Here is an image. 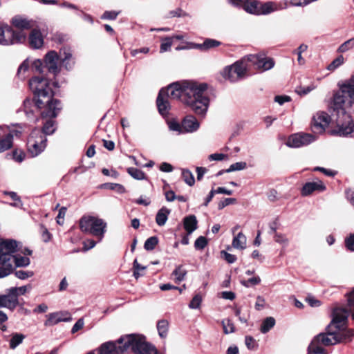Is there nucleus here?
Wrapping results in <instances>:
<instances>
[{
  "label": "nucleus",
  "instance_id": "nucleus-1",
  "mask_svg": "<svg viewBox=\"0 0 354 354\" xmlns=\"http://www.w3.org/2000/svg\"><path fill=\"white\" fill-rule=\"evenodd\" d=\"M29 87L33 93L32 100L26 99L23 110L28 118L38 120L36 113L42 117H56L62 109L60 101L54 99V92L49 80L42 77H33L29 80Z\"/></svg>",
  "mask_w": 354,
  "mask_h": 354
},
{
  "label": "nucleus",
  "instance_id": "nucleus-2",
  "mask_svg": "<svg viewBox=\"0 0 354 354\" xmlns=\"http://www.w3.org/2000/svg\"><path fill=\"white\" fill-rule=\"evenodd\" d=\"M331 108L337 112L336 127L332 133L339 136H354V81L343 84L333 97Z\"/></svg>",
  "mask_w": 354,
  "mask_h": 354
},
{
  "label": "nucleus",
  "instance_id": "nucleus-3",
  "mask_svg": "<svg viewBox=\"0 0 354 354\" xmlns=\"http://www.w3.org/2000/svg\"><path fill=\"white\" fill-rule=\"evenodd\" d=\"M19 243L12 239L0 240V278L9 275L16 267H26L30 264V259L16 255Z\"/></svg>",
  "mask_w": 354,
  "mask_h": 354
},
{
  "label": "nucleus",
  "instance_id": "nucleus-4",
  "mask_svg": "<svg viewBox=\"0 0 354 354\" xmlns=\"http://www.w3.org/2000/svg\"><path fill=\"white\" fill-rule=\"evenodd\" d=\"M207 88L206 84L195 82L192 88H188V96L183 100V103L202 118L205 117L209 106V98L205 93Z\"/></svg>",
  "mask_w": 354,
  "mask_h": 354
},
{
  "label": "nucleus",
  "instance_id": "nucleus-5",
  "mask_svg": "<svg viewBox=\"0 0 354 354\" xmlns=\"http://www.w3.org/2000/svg\"><path fill=\"white\" fill-rule=\"evenodd\" d=\"M354 333H318L308 347V354H326L322 346H328L351 340Z\"/></svg>",
  "mask_w": 354,
  "mask_h": 354
},
{
  "label": "nucleus",
  "instance_id": "nucleus-6",
  "mask_svg": "<svg viewBox=\"0 0 354 354\" xmlns=\"http://www.w3.org/2000/svg\"><path fill=\"white\" fill-rule=\"evenodd\" d=\"M139 333H129L122 336L117 342H107L101 345L97 350L98 354H120L131 348L133 351V346L137 344ZM87 354H95V351Z\"/></svg>",
  "mask_w": 354,
  "mask_h": 354
},
{
  "label": "nucleus",
  "instance_id": "nucleus-7",
  "mask_svg": "<svg viewBox=\"0 0 354 354\" xmlns=\"http://www.w3.org/2000/svg\"><path fill=\"white\" fill-rule=\"evenodd\" d=\"M80 227L82 232L97 237L100 242L106 232V223L102 218L84 216L80 221Z\"/></svg>",
  "mask_w": 354,
  "mask_h": 354
},
{
  "label": "nucleus",
  "instance_id": "nucleus-8",
  "mask_svg": "<svg viewBox=\"0 0 354 354\" xmlns=\"http://www.w3.org/2000/svg\"><path fill=\"white\" fill-rule=\"evenodd\" d=\"M64 57H62V51L59 56L55 50H50L46 54L44 63V67L47 68L48 71L56 75L59 73V69L57 66L58 61L60 59L62 64L67 70L71 69L73 62H71L72 54L69 50H64Z\"/></svg>",
  "mask_w": 354,
  "mask_h": 354
},
{
  "label": "nucleus",
  "instance_id": "nucleus-9",
  "mask_svg": "<svg viewBox=\"0 0 354 354\" xmlns=\"http://www.w3.org/2000/svg\"><path fill=\"white\" fill-rule=\"evenodd\" d=\"M249 66L245 57L234 64L225 67L221 72V75L225 80L236 82L248 76Z\"/></svg>",
  "mask_w": 354,
  "mask_h": 354
},
{
  "label": "nucleus",
  "instance_id": "nucleus-10",
  "mask_svg": "<svg viewBox=\"0 0 354 354\" xmlns=\"http://www.w3.org/2000/svg\"><path fill=\"white\" fill-rule=\"evenodd\" d=\"M348 311L344 308H335L332 312L330 323L326 332H345L347 329Z\"/></svg>",
  "mask_w": 354,
  "mask_h": 354
},
{
  "label": "nucleus",
  "instance_id": "nucleus-11",
  "mask_svg": "<svg viewBox=\"0 0 354 354\" xmlns=\"http://www.w3.org/2000/svg\"><path fill=\"white\" fill-rule=\"evenodd\" d=\"M47 138L39 129H34L28 139V152L32 157L40 154L46 148Z\"/></svg>",
  "mask_w": 354,
  "mask_h": 354
},
{
  "label": "nucleus",
  "instance_id": "nucleus-12",
  "mask_svg": "<svg viewBox=\"0 0 354 354\" xmlns=\"http://www.w3.org/2000/svg\"><path fill=\"white\" fill-rule=\"evenodd\" d=\"M247 12L252 15H268L277 10V5L272 1L261 3L257 0H248L243 8Z\"/></svg>",
  "mask_w": 354,
  "mask_h": 354
},
{
  "label": "nucleus",
  "instance_id": "nucleus-13",
  "mask_svg": "<svg viewBox=\"0 0 354 354\" xmlns=\"http://www.w3.org/2000/svg\"><path fill=\"white\" fill-rule=\"evenodd\" d=\"M194 83V82H183L181 84L178 82L171 84L166 89H164L165 96L169 99H179L183 102L184 98L188 96L187 90L192 88Z\"/></svg>",
  "mask_w": 354,
  "mask_h": 354
},
{
  "label": "nucleus",
  "instance_id": "nucleus-14",
  "mask_svg": "<svg viewBox=\"0 0 354 354\" xmlns=\"http://www.w3.org/2000/svg\"><path fill=\"white\" fill-rule=\"evenodd\" d=\"M316 137L310 133H298L290 136L286 142L287 146L298 148L313 142Z\"/></svg>",
  "mask_w": 354,
  "mask_h": 354
},
{
  "label": "nucleus",
  "instance_id": "nucleus-15",
  "mask_svg": "<svg viewBox=\"0 0 354 354\" xmlns=\"http://www.w3.org/2000/svg\"><path fill=\"white\" fill-rule=\"evenodd\" d=\"M247 63H251L258 69L267 71L271 69L274 62L271 58H266L260 55H249L245 57Z\"/></svg>",
  "mask_w": 354,
  "mask_h": 354
},
{
  "label": "nucleus",
  "instance_id": "nucleus-16",
  "mask_svg": "<svg viewBox=\"0 0 354 354\" xmlns=\"http://www.w3.org/2000/svg\"><path fill=\"white\" fill-rule=\"evenodd\" d=\"M330 122V115L324 111L318 112L313 119V131L317 133H323Z\"/></svg>",
  "mask_w": 354,
  "mask_h": 354
},
{
  "label": "nucleus",
  "instance_id": "nucleus-17",
  "mask_svg": "<svg viewBox=\"0 0 354 354\" xmlns=\"http://www.w3.org/2000/svg\"><path fill=\"white\" fill-rule=\"evenodd\" d=\"M133 353L136 354H160L156 347L146 341L143 335L140 334L137 344L133 346Z\"/></svg>",
  "mask_w": 354,
  "mask_h": 354
},
{
  "label": "nucleus",
  "instance_id": "nucleus-18",
  "mask_svg": "<svg viewBox=\"0 0 354 354\" xmlns=\"http://www.w3.org/2000/svg\"><path fill=\"white\" fill-rule=\"evenodd\" d=\"M46 326H54L62 322H67L72 320L71 315L67 310L49 313L46 315Z\"/></svg>",
  "mask_w": 354,
  "mask_h": 354
},
{
  "label": "nucleus",
  "instance_id": "nucleus-19",
  "mask_svg": "<svg viewBox=\"0 0 354 354\" xmlns=\"http://www.w3.org/2000/svg\"><path fill=\"white\" fill-rule=\"evenodd\" d=\"M19 305V299L16 297L10 288L6 294L0 295V308H7L13 310Z\"/></svg>",
  "mask_w": 354,
  "mask_h": 354
},
{
  "label": "nucleus",
  "instance_id": "nucleus-20",
  "mask_svg": "<svg viewBox=\"0 0 354 354\" xmlns=\"http://www.w3.org/2000/svg\"><path fill=\"white\" fill-rule=\"evenodd\" d=\"M326 189V186L322 181L317 180L313 182H308L305 183L301 190V194L303 196L310 195L315 191L323 192Z\"/></svg>",
  "mask_w": 354,
  "mask_h": 354
},
{
  "label": "nucleus",
  "instance_id": "nucleus-21",
  "mask_svg": "<svg viewBox=\"0 0 354 354\" xmlns=\"http://www.w3.org/2000/svg\"><path fill=\"white\" fill-rule=\"evenodd\" d=\"M169 98L165 96V90L162 88L160 91L157 100L156 104L159 113L162 116H166L169 114L170 109Z\"/></svg>",
  "mask_w": 354,
  "mask_h": 354
},
{
  "label": "nucleus",
  "instance_id": "nucleus-22",
  "mask_svg": "<svg viewBox=\"0 0 354 354\" xmlns=\"http://www.w3.org/2000/svg\"><path fill=\"white\" fill-rule=\"evenodd\" d=\"M12 28L8 24L0 21V44L8 46L12 44L10 37L12 35Z\"/></svg>",
  "mask_w": 354,
  "mask_h": 354
},
{
  "label": "nucleus",
  "instance_id": "nucleus-23",
  "mask_svg": "<svg viewBox=\"0 0 354 354\" xmlns=\"http://www.w3.org/2000/svg\"><path fill=\"white\" fill-rule=\"evenodd\" d=\"M30 46L35 49H39L44 45V37L39 29L34 28L29 35Z\"/></svg>",
  "mask_w": 354,
  "mask_h": 354
},
{
  "label": "nucleus",
  "instance_id": "nucleus-24",
  "mask_svg": "<svg viewBox=\"0 0 354 354\" xmlns=\"http://www.w3.org/2000/svg\"><path fill=\"white\" fill-rule=\"evenodd\" d=\"M200 124L193 115L186 116L182 121V128L184 133H192L198 129Z\"/></svg>",
  "mask_w": 354,
  "mask_h": 354
},
{
  "label": "nucleus",
  "instance_id": "nucleus-25",
  "mask_svg": "<svg viewBox=\"0 0 354 354\" xmlns=\"http://www.w3.org/2000/svg\"><path fill=\"white\" fill-rule=\"evenodd\" d=\"M12 24L21 30H28L32 27V21L19 15L15 16L11 20Z\"/></svg>",
  "mask_w": 354,
  "mask_h": 354
},
{
  "label": "nucleus",
  "instance_id": "nucleus-26",
  "mask_svg": "<svg viewBox=\"0 0 354 354\" xmlns=\"http://www.w3.org/2000/svg\"><path fill=\"white\" fill-rule=\"evenodd\" d=\"M183 227L188 235L192 234L198 227V221L194 215H189L183 218Z\"/></svg>",
  "mask_w": 354,
  "mask_h": 354
},
{
  "label": "nucleus",
  "instance_id": "nucleus-27",
  "mask_svg": "<svg viewBox=\"0 0 354 354\" xmlns=\"http://www.w3.org/2000/svg\"><path fill=\"white\" fill-rule=\"evenodd\" d=\"M221 42L213 39H206L203 44H191L192 48H198L202 50H207L210 48L220 46Z\"/></svg>",
  "mask_w": 354,
  "mask_h": 354
},
{
  "label": "nucleus",
  "instance_id": "nucleus-28",
  "mask_svg": "<svg viewBox=\"0 0 354 354\" xmlns=\"http://www.w3.org/2000/svg\"><path fill=\"white\" fill-rule=\"evenodd\" d=\"M170 212V209L165 207H162L160 209L156 216V222L157 225L159 226H163L166 223Z\"/></svg>",
  "mask_w": 354,
  "mask_h": 354
},
{
  "label": "nucleus",
  "instance_id": "nucleus-29",
  "mask_svg": "<svg viewBox=\"0 0 354 354\" xmlns=\"http://www.w3.org/2000/svg\"><path fill=\"white\" fill-rule=\"evenodd\" d=\"M44 117V118H45ZM50 119L47 120L42 127V131H40L41 134L45 136L52 135L56 130L55 122L52 120L54 117H48Z\"/></svg>",
  "mask_w": 354,
  "mask_h": 354
},
{
  "label": "nucleus",
  "instance_id": "nucleus-30",
  "mask_svg": "<svg viewBox=\"0 0 354 354\" xmlns=\"http://www.w3.org/2000/svg\"><path fill=\"white\" fill-rule=\"evenodd\" d=\"M232 246L239 250H243L246 248V236L239 232L232 240Z\"/></svg>",
  "mask_w": 354,
  "mask_h": 354
},
{
  "label": "nucleus",
  "instance_id": "nucleus-31",
  "mask_svg": "<svg viewBox=\"0 0 354 354\" xmlns=\"http://www.w3.org/2000/svg\"><path fill=\"white\" fill-rule=\"evenodd\" d=\"M12 146V135H7L0 140V153L10 149Z\"/></svg>",
  "mask_w": 354,
  "mask_h": 354
},
{
  "label": "nucleus",
  "instance_id": "nucleus-32",
  "mask_svg": "<svg viewBox=\"0 0 354 354\" xmlns=\"http://www.w3.org/2000/svg\"><path fill=\"white\" fill-rule=\"evenodd\" d=\"M12 32L13 33L12 37H10L12 44L21 43L25 41L26 34L21 30L20 31H15L12 28Z\"/></svg>",
  "mask_w": 354,
  "mask_h": 354
},
{
  "label": "nucleus",
  "instance_id": "nucleus-33",
  "mask_svg": "<svg viewBox=\"0 0 354 354\" xmlns=\"http://www.w3.org/2000/svg\"><path fill=\"white\" fill-rule=\"evenodd\" d=\"M29 67L30 62L28 59H26L19 66L17 73V76L21 79H24L26 77L25 73L28 71Z\"/></svg>",
  "mask_w": 354,
  "mask_h": 354
},
{
  "label": "nucleus",
  "instance_id": "nucleus-34",
  "mask_svg": "<svg viewBox=\"0 0 354 354\" xmlns=\"http://www.w3.org/2000/svg\"><path fill=\"white\" fill-rule=\"evenodd\" d=\"M25 338V336L21 333H15V335H12L11 339H10V348L11 349H15L17 346H19Z\"/></svg>",
  "mask_w": 354,
  "mask_h": 354
},
{
  "label": "nucleus",
  "instance_id": "nucleus-35",
  "mask_svg": "<svg viewBox=\"0 0 354 354\" xmlns=\"http://www.w3.org/2000/svg\"><path fill=\"white\" fill-rule=\"evenodd\" d=\"M128 174L136 180H143L145 178V173L135 167H129L127 169Z\"/></svg>",
  "mask_w": 354,
  "mask_h": 354
},
{
  "label": "nucleus",
  "instance_id": "nucleus-36",
  "mask_svg": "<svg viewBox=\"0 0 354 354\" xmlns=\"http://www.w3.org/2000/svg\"><path fill=\"white\" fill-rule=\"evenodd\" d=\"M186 274V270L181 266H178L172 272V274L175 277V281L177 283L182 281Z\"/></svg>",
  "mask_w": 354,
  "mask_h": 354
},
{
  "label": "nucleus",
  "instance_id": "nucleus-37",
  "mask_svg": "<svg viewBox=\"0 0 354 354\" xmlns=\"http://www.w3.org/2000/svg\"><path fill=\"white\" fill-rule=\"evenodd\" d=\"M182 178L188 185L192 186L194 185V177L189 169H183L182 170Z\"/></svg>",
  "mask_w": 354,
  "mask_h": 354
},
{
  "label": "nucleus",
  "instance_id": "nucleus-38",
  "mask_svg": "<svg viewBox=\"0 0 354 354\" xmlns=\"http://www.w3.org/2000/svg\"><path fill=\"white\" fill-rule=\"evenodd\" d=\"M274 324H275V319L273 317H269L266 318L261 324V332H267V331L270 330V329L272 328V327L274 326Z\"/></svg>",
  "mask_w": 354,
  "mask_h": 354
},
{
  "label": "nucleus",
  "instance_id": "nucleus-39",
  "mask_svg": "<svg viewBox=\"0 0 354 354\" xmlns=\"http://www.w3.org/2000/svg\"><path fill=\"white\" fill-rule=\"evenodd\" d=\"M316 87L317 86L314 83H312L307 86H300L297 87L296 92L299 95H305L314 90Z\"/></svg>",
  "mask_w": 354,
  "mask_h": 354
},
{
  "label": "nucleus",
  "instance_id": "nucleus-40",
  "mask_svg": "<svg viewBox=\"0 0 354 354\" xmlns=\"http://www.w3.org/2000/svg\"><path fill=\"white\" fill-rule=\"evenodd\" d=\"M261 283V279L259 276H255L252 278L248 279V280H243L241 281V283L246 287L250 288L252 286H257Z\"/></svg>",
  "mask_w": 354,
  "mask_h": 354
},
{
  "label": "nucleus",
  "instance_id": "nucleus-41",
  "mask_svg": "<svg viewBox=\"0 0 354 354\" xmlns=\"http://www.w3.org/2000/svg\"><path fill=\"white\" fill-rule=\"evenodd\" d=\"M354 47V37L344 41L338 48L337 51L339 53H345Z\"/></svg>",
  "mask_w": 354,
  "mask_h": 354
},
{
  "label": "nucleus",
  "instance_id": "nucleus-42",
  "mask_svg": "<svg viewBox=\"0 0 354 354\" xmlns=\"http://www.w3.org/2000/svg\"><path fill=\"white\" fill-rule=\"evenodd\" d=\"M158 243V239L156 236H151L145 243L144 248L146 250H152Z\"/></svg>",
  "mask_w": 354,
  "mask_h": 354
},
{
  "label": "nucleus",
  "instance_id": "nucleus-43",
  "mask_svg": "<svg viewBox=\"0 0 354 354\" xmlns=\"http://www.w3.org/2000/svg\"><path fill=\"white\" fill-rule=\"evenodd\" d=\"M0 130H3L4 133H7V135H12V139L13 140V137H19L21 134V128L18 127L15 129H10L8 127H0Z\"/></svg>",
  "mask_w": 354,
  "mask_h": 354
},
{
  "label": "nucleus",
  "instance_id": "nucleus-44",
  "mask_svg": "<svg viewBox=\"0 0 354 354\" xmlns=\"http://www.w3.org/2000/svg\"><path fill=\"white\" fill-rule=\"evenodd\" d=\"M344 62V58L342 55L335 58L328 66L327 69L331 71H335Z\"/></svg>",
  "mask_w": 354,
  "mask_h": 354
},
{
  "label": "nucleus",
  "instance_id": "nucleus-45",
  "mask_svg": "<svg viewBox=\"0 0 354 354\" xmlns=\"http://www.w3.org/2000/svg\"><path fill=\"white\" fill-rule=\"evenodd\" d=\"M31 288L30 286H23L21 287H12L10 288L11 290L16 295V297L18 299L19 296L24 295Z\"/></svg>",
  "mask_w": 354,
  "mask_h": 354
},
{
  "label": "nucleus",
  "instance_id": "nucleus-46",
  "mask_svg": "<svg viewBox=\"0 0 354 354\" xmlns=\"http://www.w3.org/2000/svg\"><path fill=\"white\" fill-rule=\"evenodd\" d=\"M207 243V239L205 236H201L195 241L194 248L196 250H203Z\"/></svg>",
  "mask_w": 354,
  "mask_h": 354
},
{
  "label": "nucleus",
  "instance_id": "nucleus-47",
  "mask_svg": "<svg viewBox=\"0 0 354 354\" xmlns=\"http://www.w3.org/2000/svg\"><path fill=\"white\" fill-rule=\"evenodd\" d=\"M245 343L247 348L250 350H256L258 347L257 342L250 335L245 336Z\"/></svg>",
  "mask_w": 354,
  "mask_h": 354
},
{
  "label": "nucleus",
  "instance_id": "nucleus-48",
  "mask_svg": "<svg viewBox=\"0 0 354 354\" xmlns=\"http://www.w3.org/2000/svg\"><path fill=\"white\" fill-rule=\"evenodd\" d=\"M172 38L166 37L162 40V43L160 45V52H166L169 50L172 45Z\"/></svg>",
  "mask_w": 354,
  "mask_h": 354
},
{
  "label": "nucleus",
  "instance_id": "nucleus-49",
  "mask_svg": "<svg viewBox=\"0 0 354 354\" xmlns=\"http://www.w3.org/2000/svg\"><path fill=\"white\" fill-rule=\"evenodd\" d=\"M106 187L111 190L115 191L119 194H123L126 192L124 187L118 183H109L106 185Z\"/></svg>",
  "mask_w": 354,
  "mask_h": 354
},
{
  "label": "nucleus",
  "instance_id": "nucleus-50",
  "mask_svg": "<svg viewBox=\"0 0 354 354\" xmlns=\"http://www.w3.org/2000/svg\"><path fill=\"white\" fill-rule=\"evenodd\" d=\"M44 63L39 59H35L32 62V70L35 72L41 73L43 72V67H44Z\"/></svg>",
  "mask_w": 354,
  "mask_h": 354
},
{
  "label": "nucleus",
  "instance_id": "nucleus-51",
  "mask_svg": "<svg viewBox=\"0 0 354 354\" xmlns=\"http://www.w3.org/2000/svg\"><path fill=\"white\" fill-rule=\"evenodd\" d=\"M202 297L200 295H196L190 301L189 307L192 309H197L200 307Z\"/></svg>",
  "mask_w": 354,
  "mask_h": 354
},
{
  "label": "nucleus",
  "instance_id": "nucleus-52",
  "mask_svg": "<svg viewBox=\"0 0 354 354\" xmlns=\"http://www.w3.org/2000/svg\"><path fill=\"white\" fill-rule=\"evenodd\" d=\"M246 167V163L244 162H238L234 164L230 165V167L226 169V172H232L234 171H240L245 169Z\"/></svg>",
  "mask_w": 354,
  "mask_h": 354
},
{
  "label": "nucleus",
  "instance_id": "nucleus-53",
  "mask_svg": "<svg viewBox=\"0 0 354 354\" xmlns=\"http://www.w3.org/2000/svg\"><path fill=\"white\" fill-rule=\"evenodd\" d=\"M274 239L277 243L283 245H287L288 243V239L284 234L281 233H275L274 235Z\"/></svg>",
  "mask_w": 354,
  "mask_h": 354
},
{
  "label": "nucleus",
  "instance_id": "nucleus-54",
  "mask_svg": "<svg viewBox=\"0 0 354 354\" xmlns=\"http://www.w3.org/2000/svg\"><path fill=\"white\" fill-rule=\"evenodd\" d=\"M67 209L65 207H62L59 210L58 215L57 216L56 221L57 224L62 225L64 221V217L66 213Z\"/></svg>",
  "mask_w": 354,
  "mask_h": 354
},
{
  "label": "nucleus",
  "instance_id": "nucleus-55",
  "mask_svg": "<svg viewBox=\"0 0 354 354\" xmlns=\"http://www.w3.org/2000/svg\"><path fill=\"white\" fill-rule=\"evenodd\" d=\"M169 128L171 131H178L180 133H184V130L182 128V124L180 125L176 121H170L169 123Z\"/></svg>",
  "mask_w": 354,
  "mask_h": 354
},
{
  "label": "nucleus",
  "instance_id": "nucleus-56",
  "mask_svg": "<svg viewBox=\"0 0 354 354\" xmlns=\"http://www.w3.org/2000/svg\"><path fill=\"white\" fill-rule=\"evenodd\" d=\"M236 202V198H226L223 201H220L218 203V209H222L225 207H226V206H227L229 205H231V204H234Z\"/></svg>",
  "mask_w": 354,
  "mask_h": 354
},
{
  "label": "nucleus",
  "instance_id": "nucleus-57",
  "mask_svg": "<svg viewBox=\"0 0 354 354\" xmlns=\"http://www.w3.org/2000/svg\"><path fill=\"white\" fill-rule=\"evenodd\" d=\"M15 276L20 279H26L33 275L32 271L17 270L15 272Z\"/></svg>",
  "mask_w": 354,
  "mask_h": 354
},
{
  "label": "nucleus",
  "instance_id": "nucleus-58",
  "mask_svg": "<svg viewBox=\"0 0 354 354\" xmlns=\"http://www.w3.org/2000/svg\"><path fill=\"white\" fill-rule=\"evenodd\" d=\"M41 233V239L45 243L48 242L51 239V234L48 232V229L45 227L44 225L40 226Z\"/></svg>",
  "mask_w": 354,
  "mask_h": 354
},
{
  "label": "nucleus",
  "instance_id": "nucleus-59",
  "mask_svg": "<svg viewBox=\"0 0 354 354\" xmlns=\"http://www.w3.org/2000/svg\"><path fill=\"white\" fill-rule=\"evenodd\" d=\"M345 246L347 250L354 252V234H351L345 239Z\"/></svg>",
  "mask_w": 354,
  "mask_h": 354
},
{
  "label": "nucleus",
  "instance_id": "nucleus-60",
  "mask_svg": "<svg viewBox=\"0 0 354 354\" xmlns=\"http://www.w3.org/2000/svg\"><path fill=\"white\" fill-rule=\"evenodd\" d=\"M221 254L224 259L229 263H233L237 259L235 255L230 254L224 250L221 251Z\"/></svg>",
  "mask_w": 354,
  "mask_h": 354
},
{
  "label": "nucleus",
  "instance_id": "nucleus-61",
  "mask_svg": "<svg viewBox=\"0 0 354 354\" xmlns=\"http://www.w3.org/2000/svg\"><path fill=\"white\" fill-rule=\"evenodd\" d=\"M119 12L116 11H105L102 16V19H109L113 20L115 19L118 15Z\"/></svg>",
  "mask_w": 354,
  "mask_h": 354
},
{
  "label": "nucleus",
  "instance_id": "nucleus-62",
  "mask_svg": "<svg viewBox=\"0 0 354 354\" xmlns=\"http://www.w3.org/2000/svg\"><path fill=\"white\" fill-rule=\"evenodd\" d=\"M169 323L165 319L160 320L157 324L158 332H167L168 330Z\"/></svg>",
  "mask_w": 354,
  "mask_h": 354
},
{
  "label": "nucleus",
  "instance_id": "nucleus-63",
  "mask_svg": "<svg viewBox=\"0 0 354 354\" xmlns=\"http://www.w3.org/2000/svg\"><path fill=\"white\" fill-rule=\"evenodd\" d=\"M314 171H319L324 174L327 176H334L337 172L330 169H327L324 167H317L313 169Z\"/></svg>",
  "mask_w": 354,
  "mask_h": 354
},
{
  "label": "nucleus",
  "instance_id": "nucleus-64",
  "mask_svg": "<svg viewBox=\"0 0 354 354\" xmlns=\"http://www.w3.org/2000/svg\"><path fill=\"white\" fill-rule=\"evenodd\" d=\"M346 196L347 200L354 207V191L348 189L346 191Z\"/></svg>",
  "mask_w": 354,
  "mask_h": 354
}]
</instances>
